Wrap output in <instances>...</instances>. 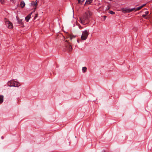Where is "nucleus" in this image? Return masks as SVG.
Wrapping results in <instances>:
<instances>
[{
  "instance_id": "f257e3e1",
  "label": "nucleus",
  "mask_w": 152,
  "mask_h": 152,
  "mask_svg": "<svg viewBox=\"0 0 152 152\" xmlns=\"http://www.w3.org/2000/svg\"><path fill=\"white\" fill-rule=\"evenodd\" d=\"M91 15V13L89 11L85 12L82 17L80 18V20L81 23L84 24L86 22H88L89 19Z\"/></svg>"
},
{
  "instance_id": "f03ea898",
  "label": "nucleus",
  "mask_w": 152,
  "mask_h": 152,
  "mask_svg": "<svg viewBox=\"0 0 152 152\" xmlns=\"http://www.w3.org/2000/svg\"><path fill=\"white\" fill-rule=\"evenodd\" d=\"M8 85L10 87H18L20 85L19 83L17 82L14 80H11L8 81Z\"/></svg>"
},
{
  "instance_id": "7ed1b4c3",
  "label": "nucleus",
  "mask_w": 152,
  "mask_h": 152,
  "mask_svg": "<svg viewBox=\"0 0 152 152\" xmlns=\"http://www.w3.org/2000/svg\"><path fill=\"white\" fill-rule=\"evenodd\" d=\"M89 34L87 30H85L83 32L81 38L83 40H85L87 38Z\"/></svg>"
},
{
  "instance_id": "20e7f679",
  "label": "nucleus",
  "mask_w": 152,
  "mask_h": 152,
  "mask_svg": "<svg viewBox=\"0 0 152 152\" xmlns=\"http://www.w3.org/2000/svg\"><path fill=\"white\" fill-rule=\"evenodd\" d=\"M65 47L66 48V50H64V51L67 50L69 52L71 51L72 49V46L68 43H67Z\"/></svg>"
},
{
  "instance_id": "39448f33",
  "label": "nucleus",
  "mask_w": 152,
  "mask_h": 152,
  "mask_svg": "<svg viewBox=\"0 0 152 152\" xmlns=\"http://www.w3.org/2000/svg\"><path fill=\"white\" fill-rule=\"evenodd\" d=\"M5 24L7 27L10 29L12 28L13 27L12 23L9 21H5Z\"/></svg>"
},
{
  "instance_id": "423d86ee",
  "label": "nucleus",
  "mask_w": 152,
  "mask_h": 152,
  "mask_svg": "<svg viewBox=\"0 0 152 152\" xmlns=\"http://www.w3.org/2000/svg\"><path fill=\"white\" fill-rule=\"evenodd\" d=\"M32 12L30 13L27 15V16L25 17V20L27 22H28L29 21V20L30 19L31 17V15H32Z\"/></svg>"
},
{
  "instance_id": "0eeeda50",
  "label": "nucleus",
  "mask_w": 152,
  "mask_h": 152,
  "mask_svg": "<svg viewBox=\"0 0 152 152\" xmlns=\"http://www.w3.org/2000/svg\"><path fill=\"white\" fill-rule=\"evenodd\" d=\"M37 0H35L34 1H32L31 3V5L32 6L36 7L37 5Z\"/></svg>"
},
{
  "instance_id": "6e6552de",
  "label": "nucleus",
  "mask_w": 152,
  "mask_h": 152,
  "mask_svg": "<svg viewBox=\"0 0 152 152\" xmlns=\"http://www.w3.org/2000/svg\"><path fill=\"white\" fill-rule=\"evenodd\" d=\"M121 10L124 12H130V11H129V9L123 8L121 9Z\"/></svg>"
},
{
  "instance_id": "1a4fd4ad",
  "label": "nucleus",
  "mask_w": 152,
  "mask_h": 152,
  "mask_svg": "<svg viewBox=\"0 0 152 152\" xmlns=\"http://www.w3.org/2000/svg\"><path fill=\"white\" fill-rule=\"evenodd\" d=\"M25 4L23 1L21 2L20 5L22 7H23L25 6Z\"/></svg>"
},
{
  "instance_id": "9d476101",
  "label": "nucleus",
  "mask_w": 152,
  "mask_h": 152,
  "mask_svg": "<svg viewBox=\"0 0 152 152\" xmlns=\"http://www.w3.org/2000/svg\"><path fill=\"white\" fill-rule=\"evenodd\" d=\"M16 18L18 20V23L19 24H21L22 23V20L21 19H19L18 17H16Z\"/></svg>"
},
{
  "instance_id": "9b49d317",
  "label": "nucleus",
  "mask_w": 152,
  "mask_h": 152,
  "mask_svg": "<svg viewBox=\"0 0 152 152\" xmlns=\"http://www.w3.org/2000/svg\"><path fill=\"white\" fill-rule=\"evenodd\" d=\"M3 102V96L0 95V104Z\"/></svg>"
},
{
  "instance_id": "f8f14e48",
  "label": "nucleus",
  "mask_w": 152,
  "mask_h": 152,
  "mask_svg": "<svg viewBox=\"0 0 152 152\" xmlns=\"http://www.w3.org/2000/svg\"><path fill=\"white\" fill-rule=\"evenodd\" d=\"M93 0H86L85 4L86 3L88 4H91Z\"/></svg>"
},
{
  "instance_id": "ddd939ff",
  "label": "nucleus",
  "mask_w": 152,
  "mask_h": 152,
  "mask_svg": "<svg viewBox=\"0 0 152 152\" xmlns=\"http://www.w3.org/2000/svg\"><path fill=\"white\" fill-rule=\"evenodd\" d=\"M87 69V68L86 67H83L82 68V70L83 72V73H85L86 71V70Z\"/></svg>"
},
{
  "instance_id": "4468645a",
  "label": "nucleus",
  "mask_w": 152,
  "mask_h": 152,
  "mask_svg": "<svg viewBox=\"0 0 152 152\" xmlns=\"http://www.w3.org/2000/svg\"><path fill=\"white\" fill-rule=\"evenodd\" d=\"M142 8V7H141V6H140V7H139L137 8H136V10H135V11H137V10H140Z\"/></svg>"
},
{
  "instance_id": "2eb2a0df",
  "label": "nucleus",
  "mask_w": 152,
  "mask_h": 152,
  "mask_svg": "<svg viewBox=\"0 0 152 152\" xmlns=\"http://www.w3.org/2000/svg\"><path fill=\"white\" fill-rule=\"evenodd\" d=\"M109 13L112 15H113L115 14V12H114L112 10L110 11Z\"/></svg>"
},
{
  "instance_id": "dca6fc26",
  "label": "nucleus",
  "mask_w": 152,
  "mask_h": 152,
  "mask_svg": "<svg viewBox=\"0 0 152 152\" xmlns=\"http://www.w3.org/2000/svg\"><path fill=\"white\" fill-rule=\"evenodd\" d=\"M136 10V9L134 8H133L131 9H129V11H130V12H131L132 11Z\"/></svg>"
},
{
  "instance_id": "f3484780",
  "label": "nucleus",
  "mask_w": 152,
  "mask_h": 152,
  "mask_svg": "<svg viewBox=\"0 0 152 152\" xmlns=\"http://www.w3.org/2000/svg\"><path fill=\"white\" fill-rule=\"evenodd\" d=\"M0 2L1 4H3L4 3V0H0Z\"/></svg>"
},
{
  "instance_id": "a211bd4d",
  "label": "nucleus",
  "mask_w": 152,
  "mask_h": 152,
  "mask_svg": "<svg viewBox=\"0 0 152 152\" xmlns=\"http://www.w3.org/2000/svg\"><path fill=\"white\" fill-rule=\"evenodd\" d=\"M78 3H80V2H83L84 1V0H78Z\"/></svg>"
},
{
  "instance_id": "6ab92c4d",
  "label": "nucleus",
  "mask_w": 152,
  "mask_h": 152,
  "mask_svg": "<svg viewBox=\"0 0 152 152\" xmlns=\"http://www.w3.org/2000/svg\"><path fill=\"white\" fill-rule=\"evenodd\" d=\"M146 15L145 14H144L142 15V17L146 19H147V18H145V17L146 16Z\"/></svg>"
},
{
  "instance_id": "aec40b11",
  "label": "nucleus",
  "mask_w": 152,
  "mask_h": 152,
  "mask_svg": "<svg viewBox=\"0 0 152 152\" xmlns=\"http://www.w3.org/2000/svg\"><path fill=\"white\" fill-rule=\"evenodd\" d=\"M110 9V7L109 6V5H108L106 8V10H109V9Z\"/></svg>"
},
{
  "instance_id": "412c9836",
  "label": "nucleus",
  "mask_w": 152,
  "mask_h": 152,
  "mask_svg": "<svg viewBox=\"0 0 152 152\" xmlns=\"http://www.w3.org/2000/svg\"><path fill=\"white\" fill-rule=\"evenodd\" d=\"M149 13V12L148 11H146L145 12V14L146 15H148Z\"/></svg>"
},
{
  "instance_id": "4be33fe9",
  "label": "nucleus",
  "mask_w": 152,
  "mask_h": 152,
  "mask_svg": "<svg viewBox=\"0 0 152 152\" xmlns=\"http://www.w3.org/2000/svg\"><path fill=\"white\" fill-rule=\"evenodd\" d=\"M38 15V14H37L35 15V16L34 17V18L35 19H36V18L37 17Z\"/></svg>"
},
{
  "instance_id": "5701e85b",
  "label": "nucleus",
  "mask_w": 152,
  "mask_h": 152,
  "mask_svg": "<svg viewBox=\"0 0 152 152\" xmlns=\"http://www.w3.org/2000/svg\"><path fill=\"white\" fill-rule=\"evenodd\" d=\"M13 3H15V0H10Z\"/></svg>"
},
{
  "instance_id": "b1692460",
  "label": "nucleus",
  "mask_w": 152,
  "mask_h": 152,
  "mask_svg": "<svg viewBox=\"0 0 152 152\" xmlns=\"http://www.w3.org/2000/svg\"><path fill=\"white\" fill-rule=\"evenodd\" d=\"M145 5H146L145 4H143L142 5V6H141L142 7V8L144 6H145Z\"/></svg>"
},
{
  "instance_id": "393cba45",
  "label": "nucleus",
  "mask_w": 152,
  "mask_h": 152,
  "mask_svg": "<svg viewBox=\"0 0 152 152\" xmlns=\"http://www.w3.org/2000/svg\"><path fill=\"white\" fill-rule=\"evenodd\" d=\"M80 29H82V27H80Z\"/></svg>"
},
{
  "instance_id": "a878e982",
  "label": "nucleus",
  "mask_w": 152,
  "mask_h": 152,
  "mask_svg": "<svg viewBox=\"0 0 152 152\" xmlns=\"http://www.w3.org/2000/svg\"><path fill=\"white\" fill-rule=\"evenodd\" d=\"M1 139H4V137H2H2H1Z\"/></svg>"
},
{
  "instance_id": "bb28decb",
  "label": "nucleus",
  "mask_w": 152,
  "mask_h": 152,
  "mask_svg": "<svg viewBox=\"0 0 152 152\" xmlns=\"http://www.w3.org/2000/svg\"><path fill=\"white\" fill-rule=\"evenodd\" d=\"M77 42H78V43H79V40H77Z\"/></svg>"
},
{
  "instance_id": "cd10ccee",
  "label": "nucleus",
  "mask_w": 152,
  "mask_h": 152,
  "mask_svg": "<svg viewBox=\"0 0 152 152\" xmlns=\"http://www.w3.org/2000/svg\"><path fill=\"white\" fill-rule=\"evenodd\" d=\"M73 37H75V36H73Z\"/></svg>"
},
{
  "instance_id": "c85d7f7f",
  "label": "nucleus",
  "mask_w": 152,
  "mask_h": 152,
  "mask_svg": "<svg viewBox=\"0 0 152 152\" xmlns=\"http://www.w3.org/2000/svg\"><path fill=\"white\" fill-rule=\"evenodd\" d=\"M72 39V37H71V38H70V39Z\"/></svg>"
},
{
  "instance_id": "c756f323",
  "label": "nucleus",
  "mask_w": 152,
  "mask_h": 152,
  "mask_svg": "<svg viewBox=\"0 0 152 152\" xmlns=\"http://www.w3.org/2000/svg\"><path fill=\"white\" fill-rule=\"evenodd\" d=\"M103 152H105L104 151H103Z\"/></svg>"
}]
</instances>
